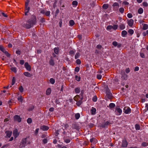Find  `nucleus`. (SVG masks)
I'll list each match as a JSON object with an SVG mask.
<instances>
[{
    "mask_svg": "<svg viewBox=\"0 0 148 148\" xmlns=\"http://www.w3.org/2000/svg\"><path fill=\"white\" fill-rule=\"evenodd\" d=\"M18 100L19 101L22 102L23 100L22 96H21L19 97L18 98Z\"/></svg>",
    "mask_w": 148,
    "mask_h": 148,
    "instance_id": "36",
    "label": "nucleus"
},
{
    "mask_svg": "<svg viewBox=\"0 0 148 148\" xmlns=\"http://www.w3.org/2000/svg\"><path fill=\"white\" fill-rule=\"evenodd\" d=\"M106 97L109 99H112L113 97L112 94L111 93L110 90L108 89H107L106 90Z\"/></svg>",
    "mask_w": 148,
    "mask_h": 148,
    "instance_id": "3",
    "label": "nucleus"
},
{
    "mask_svg": "<svg viewBox=\"0 0 148 148\" xmlns=\"http://www.w3.org/2000/svg\"><path fill=\"white\" fill-rule=\"evenodd\" d=\"M80 116V114L79 113H77L75 114V118L77 119H78Z\"/></svg>",
    "mask_w": 148,
    "mask_h": 148,
    "instance_id": "35",
    "label": "nucleus"
},
{
    "mask_svg": "<svg viewBox=\"0 0 148 148\" xmlns=\"http://www.w3.org/2000/svg\"><path fill=\"white\" fill-rule=\"evenodd\" d=\"M13 134L15 138L19 135V133H18V131L17 129H15L13 131Z\"/></svg>",
    "mask_w": 148,
    "mask_h": 148,
    "instance_id": "9",
    "label": "nucleus"
},
{
    "mask_svg": "<svg viewBox=\"0 0 148 148\" xmlns=\"http://www.w3.org/2000/svg\"><path fill=\"white\" fill-rule=\"evenodd\" d=\"M124 112L126 114H128L130 113L131 112V109L129 107H125L123 109Z\"/></svg>",
    "mask_w": 148,
    "mask_h": 148,
    "instance_id": "7",
    "label": "nucleus"
},
{
    "mask_svg": "<svg viewBox=\"0 0 148 148\" xmlns=\"http://www.w3.org/2000/svg\"><path fill=\"white\" fill-rule=\"evenodd\" d=\"M97 78L99 79H101L102 77V76L100 75L97 74Z\"/></svg>",
    "mask_w": 148,
    "mask_h": 148,
    "instance_id": "57",
    "label": "nucleus"
},
{
    "mask_svg": "<svg viewBox=\"0 0 148 148\" xmlns=\"http://www.w3.org/2000/svg\"><path fill=\"white\" fill-rule=\"evenodd\" d=\"M80 56V54L79 53L77 52L76 53L75 56V59L78 58Z\"/></svg>",
    "mask_w": 148,
    "mask_h": 148,
    "instance_id": "44",
    "label": "nucleus"
},
{
    "mask_svg": "<svg viewBox=\"0 0 148 148\" xmlns=\"http://www.w3.org/2000/svg\"><path fill=\"white\" fill-rule=\"evenodd\" d=\"M127 34V32L125 30L123 31L121 33L122 36L123 37H125Z\"/></svg>",
    "mask_w": 148,
    "mask_h": 148,
    "instance_id": "24",
    "label": "nucleus"
},
{
    "mask_svg": "<svg viewBox=\"0 0 148 148\" xmlns=\"http://www.w3.org/2000/svg\"><path fill=\"white\" fill-rule=\"evenodd\" d=\"M91 112L92 114L94 115L95 114L96 112V109L92 107V109L91 110Z\"/></svg>",
    "mask_w": 148,
    "mask_h": 148,
    "instance_id": "26",
    "label": "nucleus"
},
{
    "mask_svg": "<svg viewBox=\"0 0 148 148\" xmlns=\"http://www.w3.org/2000/svg\"><path fill=\"white\" fill-rule=\"evenodd\" d=\"M21 118L20 116L18 115H15L14 117V121H17L18 122H20L21 121Z\"/></svg>",
    "mask_w": 148,
    "mask_h": 148,
    "instance_id": "6",
    "label": "nucleus"
},
{
    "mask_svg": "<svg viewBox=\"0 0 148 148\" xmlns=\"http://www.w3.org/2000/svg\"><path fill=\"white\" fill-rule=\"evenodd\" d=\"M72 5H74L77 6L78 4V3L77 1H74L72 2Z\"/></svg>",
    "mask_w": 148,
    "mask_h": 148,
    "instance_id": "45",
    "label": "nucleus"
},
{
    "mask_svg": "<svg viewBox=\"0 0 148 148\" xmlns=\"http://www.w3.org/2000/svg\"><path fill=\"white\" fill-rule=\"evenodd\" d=\"M97 97L96 96H94L92 98V100L94 102H96L97 100Z\"/></svg>",
    "mask_w": 148,
    "mask_h": 148,
    "instance_id": "40",
    "label": "nucleus"
},
{
    "mask_svg": "<svg viewBox=\"0 0 148 148\" xmlns=\"http://www.w3.org/2000/svg\"><path fill=\"white\" fill-rule=\"evenodd\" d=\"M148 145V143L146 142H143L142 144V146L143 147H146Z\"/></svg>",
    "mask_w": 148,
    "mask_h": 148,
    "instance_id": "51",
    "label": "nucleus"
},
{
    "mask_svg": "<svg viewBox=\"0 0 148 148\" xmlns=\"http://www.w3.org/2000/svg\"><path fill=\"white\" fill-rule=\"evenodd\" d=\"M128 32L131 35H132L133 34L134 31L132 29H130L128 31Z\"/></svg>",
    "mask_w": 148,
    "mask_h": 148,
    "instance_id": "37",
    "label": "nucleus"
},
{
    "mask_svg": "<svg viewBox=\"0 0 148 148\" xmlns=\"http://www.w3.org/2000/svg\"><path fill=\"white\" fill-rule=\"evenodd\" d=\"M128 142H127L126 139H124L122 141V143L121 147H126L128 145Z\"/></svg>",
    "mask_w": 148,
    "mask_h": 148,
    "instance_id": "5",
    "label": "nucleus"
},
{
    "mask_svg": "<svg viewBox=\"0 0 148 148\" xmlns=\"http://www.w3.org/2000/svg\"><path fill=\"white\" fill-rule=\"evenodd\" d=\"M80 96L79 95H77L74 97V100L77 101L80 99Z\"/></svg>",
    "mask_w": 148,
    "mask_h": 148,
    "instance_id": "20",
    "label": "nucleus"
},
{
    "mask_svg": "<svg viewBox=\"0 0 148 148\" xmlns=\"http://www.w3.org/2000/svg\"><path fill=\"white\" fill-rule=\"evenodd\" d=\"M4 53L5 54V55L8 57H10V54L6 51H5Z\"/></svg>",
    "mask_w": 148,
    "mask_h": 148,
    "instance_id": "48",
    "label": "nucleus"
},
{
    "mask_svg": "<svg viewBox=\"0 0 148 148\" xmlns=\"http://www.w3.org/2000/svg\"><path fill=\"white\" fill-rule=\"evenodd\" d=\"M115 104L113 103H110L109 104V106L110 108H112L115 107Z\"/></svg>",
    "mask_w": 148,
    "mask_h": 148,
    "instance_id": "29",
    "label": "nucleus"
},
{
    "mask_svg": "<svg viewBox=\"0 0 148 148\" xmlns=\"http://www.w3.org/2000/svg\"><path fill=\"white\" fill-rule=\"evenodd\" d=\"M140 55L141 57L142 58H144L145 57V55L143 53H140Z\"/></svg>",
    "mask_w": 148,
    "mask_h": 148,
    "instance_id": "63",
    "label": "nucleus"
},
{
    "mask_svg": "<svg viewBox=\"0 0 148 148\" xmlns=\"http://www.w3.org/2000/svg\"><path fill=\"white\" fill-rule=\"evenodd\" d=\"M43 142L44 144H46L47 143V140L46 138H45L43 140Z\"/></svg>",
    "mask_w": 148,
    "mask_h": 148,
    "instance_id": "61",
    "label": "nucleus"
},
{
    "mask_svg": "<svg viewBox=\"0 0 148 148\" xmlns=\"http://www.w3.org/2000/svg\"><path fill=\"white\" fill-rule=\"evenodd\" d=\"M143 27L142 29L144 30H146L148 29V25L146 24H143Z\"/></svg>",
    "mask_w": 148,
    "mask_h": 148,
    "instance_id": "19",
    "label": "nucleus"
},
{
    "mask_svg": "<svg viewBox=\"0 0 148 148\" xmlns=\"http://www.w3.org/2000/svg\"><path fill=\"white\" fill-rule=\"evenodd\" d=\"M80 69L77 66L75 67V71L77 72H78L79 71Z\"/></svg>",
    "mask_w": 148,
    "mask_h": 148,
    "instance_id": "55",
    "label": "nucleus"
},
{
    "mask_svg": "<svg viewBox=\"0 0 148 148\" xmlns=\"http://www.w3.org/2000/svg\"><path fill=\"white\" fill-rule=\"evenodd\" d=\"M49 127L45 125H42L40 127V129L43 131H46L48 130L49 129Z\"/></svg>",
    "mask_w": 148,
    "mask_h": 148,
    "instance_id": "13",
    "label": "nucleus"
},
{
    "mask_svg": "<svg viewBox=\"0 0 148 148\" xmlns=\"http://www.w3.org/2000/svg\"><path fill=\"white\" fill-rule=\"evenodd\" d=\"M113 27L112 25H108L107 26V29H112Z\"/></svg>",
    "mask_w": 148,
    "mask_h": 148,
    "instance_id": "59",
    "label": "nucleus"
},
{
    "mask_svg": "<svg viewBox=\"0 0 148 148\" xmlns=\"http://www.w3.org/2000/svg\"><path fill=\"white\" fill-rule=\"evenodd\" d=\"M16 53L18 55H20L21 53V51L19 50L16 51Z\"/></svg>",
    "mask_w": 148,
    "mask_h": 148,
    "instance_id": "64",
    "label": "nucleus"
},
{
    "mask_svg": "<svg viewBox=\"0 0 148 148\" xmlns=\"http://www.w3.org/2000/svg\"><path fill=\"white\" fill-rule=\"evenodd\" d=\"M143 5L145 7H147L148 6V4L146 2H144L143 3Z\"/></svg>",
    "mask_w": 148,
    "mask_h": 148,
    "instance_id": "50",
    "label": "nucleus"
},
{
    "mask_svg": "<svg viewBox=\"0 0 148 148\" xmlns=\"http://www.w3.org/2000/svg\"><path fill=\"white\" fill-rule=\"evenodd\" d=\"M135 128L136 130H138L140 129V126L138 124H136L135 125Z\"/></svg>",
    "mask_w": 148,
    "mask_h": 148,
    "instance_id": "38",
    "label": "nucleus"
},
{
    "mask_svg": "<svg viewBox=\"0 0 148 148\" xmlns=\"http://www.w3.org/2000/svg\"><path fill=\"white\" fill-rule=\"evenodd\" d=\"M5 133L6 134V137L8 138H10L12 135V132L10 131H6L5 132Z\"/></svg>",
    "mask_w": 148,
    "mask_h": 148,
    "instance_id": "12",
    "label": "nucleus"
},
{
    "mask_svg": "<svg viewBox=\"0 0 148 148\" xmlns=\"http://www.w3.org/2000/svg\"><path fill=\"white\" fill-rule=\"evenodd\" d=\"M75 91L76 93H79L80 92V89L79 88H75Z\"/></svg>",
    "mask_w": 148,
    "mask_h": 148,
    "instance_id": "27",
    "label": "nucleus"
},
{
    "mask_svg": "<svg viewBox=\"0 0 148 148\" xmlns=\"http://www.w3.org/2000/svg\"><path fill=\"white\" fill-rule=\"evenodd\" d=\"M118 43L116 41H113L112 43L113 45L115 47H116L117 46Z\"/></svg>",
    "mask_w": 148,
    "mask_h": 148,
    "instance_id": "46",
    "label": "nucleus"
},
{
    "mask_svg": "<svg viewBox=\"0 0 148 148\" xmlns=\"http://www.w3.org/2000/svg\"><path fill=\"white\" fill-rule=\"evenodd\" d=\"M54 51L55 53L56 54H58L59 53V49L58 47H55L54 49Z\"/></svg>",
    "mask_w": 148,
    "mask_h": 148,
    "instance_id": "23",
    "label": "nucleus"
},
{
    "mask_svg": "<svg viewBox=\"0 0 148 148\" xmlns=\"http://www.w3.org/2000/svg\"><path fill=\"white\" fill-rule=\"evenodd\" d=\"M50 12L49 11H47L46 12H45V15L46 16H49L50 14Z\"/></svg>",
    "mask_w": 148,
    "mask_h": 148,
    "instance_id": "52",
    "label": "nucleus"
},
{
    "mask_svg": "<svg viewBox=\"0 0 148 148\" xmlns=\"http://www.w3.org/2000/svg\"><path fill=\"white\" fill-rule=\"evenodd\" d=\"M130 71V70L129 68H127L125 69V72L127 73H129Z\"/></svg>",
    "mask_w": 148,
    "mask_h": 148,
    "instance_id": "62",
    "label": "nucleus"
},
{
    "mask_svg": "<svg viewBox=\"0 0 148 148\" xmlns=\"http://www.w3.org/2000/svg\"><path fill=\"white\" fill-rule=\"evenodd\" d=\"M109 7V5L108 4H104L102 6V8L104 10L107 9Z\"/></svg>",
    "mask_w": 148,
    "mask_h": 148,
    "instance_id": "21",
    "label": "nucleus"
},
{
    "mask_svg": "<svg viewBox=\"0 0 148 148\" xmlns=\"http://www.w3.org/2000/svg\"><path fill=\"white\" fill-rule=\"evenodd\" d=\"M0 50L3 53L5 51V49L1 46H0Z\"/></svg>",
    "mask_w": 148,
    "mask_h": 148,
    "instance_id": "49",
    "label": "nucleus"
},
{
    "mask_svg": "<svg viewBox=\"0 0 148 148\" xmlns=\"http://www.w3.org/2000/svg\"><path fill=\"white\" fill-rule=\"evenodd\" d=\"M27 123L29 124L31 123L32 122V119L30 118H28L27 120Z\"/></svg>",
    "mask_w": 148,
    "mask_h": 148,
    "instance_id": "47",
    "label": "nucleus"
},
{
    "mask_svg": "<svg viewBox=\"0 0 148 148\" xmlns=\"http://www.w3.org/2000/svg\"><path fill=\"white\" fill-rule=\"evenodd\" d=\"M64 141L66 143H69L71 140H72V138L69 136H67V135L64 136L63 137Z\"/></svg>",
    "mask_w": 148,
    "mask_h": 148,
    "instance_id": "4",
    "label": "nucleus"
},
{
    "mask_svg": "<svg viewBox=\"0 0 148 148\" xmlns=\"http://www.w3.org/2000/svg\"><path fill=\"white\" fill-rule=\"evenodd\" d=\"M40 21L42 23H44L45 22V19L44 18H42L40 19Z\"/></svg>",
    "mask_w": 148,
    "mask_h": 148,
    "instance_id": "60",
    "label": "nucleus"
},
{
    "mask_svg": "<svg viewBox=\"0 0 148 148\" xmlns=\"http://www.w3.org/2000/svg\"><path fill=\"white\" fill-rule=\"evenodd\" d=\"M119 12L122 14L124 12V9L123 8H120L119 9Z\"/></svg>",
    "mask_w": 148,
    "mask_h": 148,
    "instance_id": "39",
    "label": "nucleus"
},
{
    "mask_svg": "<svg viewBox=\"0 0 148 148\" xmlns=\"http://www.w3.org/2000/svg\"><path fill=\"white\" fill-rule=\"evenodd\" d=\"M49 63L51 65L53 66L54 65V60L53 59V57L52 56L51 57L50 59L49 60Z\"/></svg>",
    "mask_w": 148,
    "mask_h": 148,
    "instance_id": "16",
    "label": "nucleus"
},
{
    "mask_svg": "<svg viewBox=\"0 0 148 148\" xmlns=\"http://www.w3.org/2000/svg\"><path fill=\"white\" fill-rule=\"evenodd\" d=\"M127 75L125 74V72H123L121 76L122 79L126 80L127 78Z\"/></svg>",
    "mask_w": 148,
    "mask_h": 148,
    "instance_id": "17",
    "label": "nucleus"
},
{
    "mask_svg": "<svg viewBox=\"0 0 148 148\" xmlns=\"http://www.w3.org/2000/svg\"><path fill=\"white\" fill-rule=\"evenodd\" d=\"M83 98V97H82L80 98V99L77 101L76 104L78 106H79L82 103V100Z\"/></svg>",
    "mask_w": 148,
    "mask_h": 148,
    "instance_id": "15",
    "label": "nucleus"
},
{
    "mask_svg": "<svg viewBox=\"0 0 148 148\" xmlns=\"http://www.w3.org/2000/svg\"><path fill=\"white\" fill-rule=\"evenodd\" d=\"M51 89L50 88H48L46 91V94L47 95H49L51 92Z\"/></svg>",
    "mask_w": 148,
    "mask_h": 148,
    "instance_id": "22",
    "label": "nucleus"
},
{
    "mask_svg": "<svg viewBox=\"0 0 148 148\" xmlns=\"http://www.w3.org/2000/svg\"><path fill=\"white\" fill-rule=\"evenodd\" d=\"M115 112L117 115H119L121 114L122 110L120 108H116L115 110Z\"/></svg>",
    "mask_w": 148,
    "mask_h": 148,
    "instance_id": "8",
    "label": "nucleus"
},
{
    "mask_svg": "<svg viewBox=\"0 0 148 148\" xmlns=\"http://www.w3.org/2000/svg\"><path fill=\"white\" fill-rule=\"evenodd\" d=\"M50 82L52 84H53L55 82V80L54 79L51 78L50 79Z\"/></svg>",
    "mask_w": 148,
    "mask_h": 148,
    "instance_id": "34",
    "label": "nucleus"
},
{
    "mask_svg": "<svg viewBox=\"0 0 148 148\" xmlns=\"http://www.w3.org/2000/svg\"><path fill=\"white\" fill-rule=\"evenodd\" d=\"M75 79L77 81L79 82L81 78L80 76H78L76 75L75 76Z\"/></svg>",
    "mask_w": 148,
    "mask_h": 148,
    "instance_id": "31",
    "label": "nucleus"
},
{
    "mask_svg": "<svg viewBox=\"0 0 148 148\" xmlns=\"http://www.w3.org/2000/svg\"><path fill=\"white\" fill-rule=\"evenodd\" d=\"M24 74L27 77H31L32 76L31 75L29 72H24Z\"/></svg>",
    "mask_w": 148,
    "mask_h": 148,
    "instance_id": "25",
    "label": "nucleus"
},
{
    "mask_svg": "<svg viewBox=\"0 0 148 148\" xmlns=\"http://www.w3.org/2000/svg\"><path fill=\"white\" fill-rule=\"evenodd\" d=\"M143 11V9L142 8H139L138 10V13L139 14H142Z\"/></svg>",
    "mask_w": 148,
    "mask_h": 148,
    "instance_id": "30",
    "label": "nucleus"
},
{
    "mask_svg": "<svg viewBox=\"0 0 148 148\" xmlns=\"http://www.w3.org/2000/svg\"><path fill=\"white\" fill-rule=\"evenodd\" d=\"M29 3V1H27L25 3V7L26 8V10L27 11V12H29L30 9V8L28 6Z\"/></svg>",
    "mask_w": 148,
    "mask_h": 148,
    "instance_id": "11",
    "label": "nucleus"
},
{
    "mask_svg": "<svg viewBox=\"0 0 148 148\" xmlns=\"http://www.w3.org/2000/svg\"><path fill=\"white\" fill-rule=\"evenodd\" d=\"M25 66L27 70L30 71L31 70V67L30 66L28 62H25Z\"/></svg>",
    "mask_w": 148,
    "mask_h": 148,
    "instance_id": "10",
    "label": "nucleus"
},
{
    "mask_svg": "<svg viewBox=\"0 0 148 148\" xmlns=\"http://www.w3.org/2000/svg\"><path fill=\"white\" fill-rule=\"evenodd\" d=\"M132 16L133 15L131 13H129L128 14H127V16L128 17V18H131L132 17Z\"/></svg>",
    "mask_w": 148,
    "mask_h": 148,
    "instance_id": "53",
    "label": "nucleus"
},
{
    "mask_svg": "<svg viewBox=\"0 0 148 148\" xmlns=\"http://www.w3.org/2000/svg\"><path fill=\"white\" fill-rule=\"evenodd\" d=\"M11 69L12 71H13V72L15 73H16L17 72L16 68V67H12L11 68Z\"/></svg>",
    "mask_w": 148,
    "mask_h": 148,
    "instance_id": "41",
    "label": "nucleus"
},
{
    "mask_svg": "<svg viewBox=\"0 0 148 148\" xmlns=\"http://www.w3.org/2000/svg\"><path fill=\"white\" fill-rule=\"evenodd\" d=\"M27 138H23L22 139L20 144V145L21 147H25L27 144H30V142L27 140Z\"/></svg>",
    "mask_w": 148,
    "mask_h": 148,
    "instance_id": "2",
    "label": "nucleus"
},
{
    "mask_svg": "<svg viewBox=\"0 0 148 148\" xmlns=\"http://www.w3.org/2000/svg\"><path fill=\"white\" fill-rule=\"evenodd\" d=\"M119 27L121 29L123 30L125 28V26L123 24H121L119 26Z\"/></svg>",
    "mask_w": 148,
    "mask_h": 148,
    "instance_id": "32",
    "label": "nucleus"
},
{
    "mask_svg": "<svg viewBox=\"0 0 148 148\" xmlns=\"http://www.w3.org/2000/svg\"><path fill=\"white\" fill-rule=\"evenodd\" d=\"M90 143H93L94 144H96L97 142V140L95 138H93L90 139Z\"/></svg>",
    "mask_w": 148,
    "mask_h": 148,
    "instance_id": "14",
    "label": "nucleus"
},
{
    "mask_svg": "<svg viewBox=\"0 0 148 148\" xmlns=\"http://www.w3.org/2000/svg\"><path fill=\"white\" fill-rule=\"evenodd\" d=\"M69 24L70 26H72L75 24V23L73 20H71L69 21Z\"/></svg>",
    "mask_w": 148,
    "mask_h": 148,
    "instance_id": "28",
    "label": "nucleus"
},
{
    "mask_svg": "<svg viewBox=\"0 0 148 148\" xmlns=\"http://www.w3.org/2000/svg\"><path fill=\"white\" fill-rule=\"evenodd\" d=\"M19 90L21 92H23V86H20L19 88Z\"/></svg>",
    "mask_w": 148,
    "mask_h": 148,
    "instance_id": "43",
    "label": "nucleus"
},
{
    "mask_svg": "<svg viewBox=\"0 0 148 148\" xmlns=\"http://www.w3.org/2000/svg\"><path fill=\"white\" fill-rule=\"evenodd\" d=\"M113 28L112 29H113L115 30L117 29L118 26L117 25H114L113 26H112Z\"/></svg>",
    "mask_w": 148,
    "mask_h": 148,
    "instance_id": "58",
    "label": "nucleus"
},
{
    "mask_svg": "<svg viewBox=\"0 0 148 148\" xmlns=\"http://www.w3.org/2000/svg\"><path fill=\"white\" fill-rule=\"evenodd\" d=\"M76 62L77 64H81V61L79 59H78L76 60Z\"/></svg>",
    "mask_w": 148,
    "mask_h": 148,
    "instance_id": "54",
    "label": "nucleus"
},
{
    "mask_svg": "<svg viewBox=\"0 0 148 148\" xmlns=\"http://www.w3.org/2000/svg\"><path fill=\"white\" fill-rule=\"evenodd\" d=\"M36 18L35 16L32 15L31 18L29 19L25 23H24L23 26L27 29H29L32 27L36 23Z\"/></svg>",
    "mask_w": 148,
    "mask_h": 148,
    "instance_id": "1",
    "label": "nucleus"
},
{
    "mask_svg": "<svg viewBox=\"0 0 148 148\" xmlns=\"http://www.w3.org/2000/svg\"><path fill=\"white\" fill-rule=\"evenodd\" d=\"M112 6L113 7H115L116 6H119V4L115 2L113 4Z\"/></svg>",
    "mask_w": 148,
    "mask_h": 148,
    "instance_id": "56",
    "label": "nucleus"
},
{
    "mask_svg": "<svg viewBox=\"0 0 148 148\" xmlns=\"http://www.w3.org/2000/svg\"><path fill=\"white\" fill-rule=\"evenodd\" d=\"M34 107L33 106H30L28 108V110L29 111H31L34 109Z\"/></svg>",
    "mask_w": 148,
    "mask_h": 148,
    "instance_id": "42",
    "label": "nucleus"
},
{
    "mask_svg": "<svg viewBox=\"0 0 148 148\" xmlns=\"http://www.w3.org/2000/svg\"><path fill=\"white\" fill-rule=\"evenodd\" d=\"M16 81V79L15 77H13L12 82V85H13L14 84Z\"/></svg>",
    "mask_w": 148,
    "mask_h": 148,
    "instance_id": "33",
    "label": "nucleus"
},
{
    "mask_svg": "<svg viewBox=\"0 0 148 148\" xmlns=\"http://www.w3.org/2000/svg\"><path fill=\"white\" fill-rule=\"evenodd\" d=\"M128 25L131 27H132L134 23V20L132 19H130L128 22Z\"/></svg>",
    "mask_w": 148,
    "mask_h": 148,
    "instance_id": "18",
    "label": "nucleus"
}]
</instances>
